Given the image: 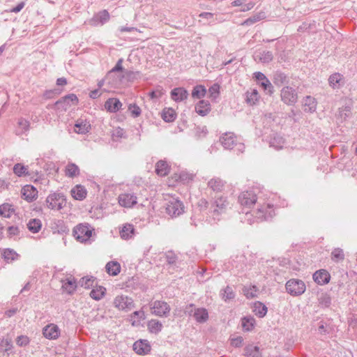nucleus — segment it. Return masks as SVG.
Listing matches in <instances>:
<instances>
[{
  "mask_svg": "<svg viewBox=\"0 0 357 357\" xmlns=\"http://www.w3.org/2000/svg\"><path fill=\"white\" fill-rule=\"evenodd\" d=\"M220 86L218 84H213L208 89L209 98L215 100L220 95Z\"/></svg>",
  "mask_w": 357,
  "mask_h": 357,
  "instance_id": "45",
  "label": "nucleus"
},
{
  "mask_svg": "<svg viewBox=\"0 0 357 357\" xmlns=\"http://www.w3.org/2000/svg\"><path fill=\"white\" fill-rule=\"evenodd\" d=\"M119 204L126 208H131L137 202V198L132 194L123 193L121 194L118 198Z\"/></svg>",
  "mask_w": 357,
  "mask_h": 357,
  "instance_id": "11",
  "label": "nucleus"
},
{
  "mask_svg": "<svg viewBox=\"0 0 357 357\" xmlns=\"http://www.w3.org/2000/svg\"><path fill=\"white\" fill-rule=\"evenodd\" d=\"M243 338L241 337H237L231 340V344L236 347H240L242 344Z\"/></svg>",
  "mask_w": 357,
  "mask_h": 357,
  "instance_id": "53",
  "label": "nucleus"
},
{
  "mask_svg": "<svg viewBox=\"0 0 357 357\" xmlns=\"http://www.w3.org/2000/svg\"><path fill=\"white\" fill-rule=\"evenodd\" d=\"M329 273L324 269L319 270L313 274V280L319 284H328L330 281Z\"/></svg>",
  "mask_w": 357,
  "mask_h": 357,
  "instance_id": "15",
  "label": "nucleus"
},
{
  "mask_svg": "<svg viewBox=\"0 0 357 357\" xmlns=\"http://www.w3.org/2000/svg\"><path fill=\"white\" fill-rule=\"evenodd\" d=\"M255 78L257 81H259L260 85L265 89H272V85L270 81L266 78V77L261 73L257 72L254 74Z\"/></svg>",
  "mask_w": 357,
  "mask_h": 357,
  "instance_id": "29",
  "label": "nucleus"
},
{
  "mask_svg": "<svg viewBox=\"0 0 357 357\" xmlns=\"http://www.w3.org/2000/svg\"><path fill=\"white\" fill-rule=\"evenodd\" d=\"M151 349L149 342L145 340H139L133 344V350L139 355H146Z\"/></svg>",
  "mask_w": 357,
  "mask_h": 357,
  "instance_id": "12",
  "label": "nucleus"
},
{
  "mask_svg": "<svg viewBox=\"0 0 357 357\" xmlns=\"http://www.w3.org/2000/svg\"><path fill=\"white\" fill-rule=\"evenodd\" d=\"M255 5V3L254 2L250 1L249 3H248L243 7V8L241 10V11L245 12V11L250 10L254 8Z\"/></svg>",
  "mask_w": 357,
  "mask_h": 357,
  "instance_id": "56",
  "label": "nucleus"
},
{
  "mask_svg": "<svg viewBox=\"0 0 357 357\" xmlns=\"http://www.w3.org/2000/svg\"><path fill=\"white\" fill-rule=\"evenodd\" d=\"M8 232L10 236H15L19 233V229L17 227L12 226L8 227Z\"/></svg>",
  "mask_w": 357,
  "mask_h": 357,
  "instance_id": "57",
  "label": "nucleus"
},
{
  "mask_svg": "<svg viewBox=\"0 0 357 357\" xmlns=\"http://www.w3.org/2000/svg\"><path fill=\"white\" fill-rule=\"evenodd\" d=\"M69 101L72 102L73 104L75 105L78 103V98H77V96L73 93L69 94V95L63 97L61 100L57 101L56 104H59L62 102H67Z\"/></svg>",
  "mask_w": 357,
  "mask_h": 357,
  "instance_id": "47",
  "label": "nucleus"
},
{
  "mask_svg": "<svg viewBox=\"0 0 357 357\" xmlns=\"http://www.w3.org/2000/svg\"><path fill=\"white\" fill-rule=\"evenodd\" d=\"M104 106L107 112L116 113L121 108L122 103L119 99L116 98H111L105 102Z\"/></svg>",
  "mask_w": 357,
  "mask_h": 357,
  "instance_id": "16",
  "label": "nucleus"
},
{
  "mask_svg": "<svg viewBox=\"0 0 357 357\" xmlns=\"http://www.w3.org/2000/svg\"><path fill=\"white\" fill-rule=\"evenodd\" d=\"M29 122L25 119L20 118L17 121V128L19 134H22L29 130Z\"/></svg>",
  "mask_w": 357,
  "mask_h": 357,
  "instance_id": "42",
  "label": "nucleus"
},
{
  "mask_svg": "<svg viewBox=\"0 0 357 357\" xmlns=\"http://www.w3.org/2000/svg\"><path fill=\"white\" fill-rule=\"evenodd\" d=\"M164 94V91L162 89H157L155 91H153L149 93V96L151 98H160Z\"/></svg>",
  "mask_w": 357,
  "mask_h": 357,
  "instance_id": "52",
  "label": "nucleus"
},
{
  "mask_svg": "<svg viewBox=\"0 0 357 357\" xmlns=\"http://www.w3.org/2000/svg\"><path fill=\"white\" fill-rule=\"evenodd\" d=\"M206 89L203 85H197L192 91V97L193 98L201 99L205 96Z\"/></svg>",
  "mask_w": 357,
  "mask_h": 357,
  "instance_id": "34",
  "label": "nucleus"
},
{
  "mask_svg": "<svg viewBox=\"0 0 357 357\" xmlns=\"http://www.w3.org/2000/svg\"><path fill=\"white\" fill-rule=\"evenodd\" d=\"M135 229L131 224H125L120 230L121 237L123 239H129L133 236Z\"/></svg>",
  "mask_w": 357,
  "mask_h": 357,
  "instance_id": "24",
  "label": "nucleus"
},
{
  "mask_svg": "<svg viewBox=\"0 0 357 357\" xmlns=\"http://www.w3.org/2000/svg\"><path fill=\"white\" fill-rule=\"evenodd\" d=\"M93 233L94 229L86 223L79 224L73 229V236L81 243L88 241Z\"/></svg>",
  "mask_w": 357,
  "mask_h": 357,
  "instance_id": "2",
  "label": "nucleus"
},
{
  "mask_svg": "<svg viewBox=\"0 0 357 357\" xmlns=\"http://www.w3.org/2000/svg\"><path fill=\"white\" fill-rule=\"evenodd\" d=\"M328 83L333 89H339L344 84V76L340 73H335L328 77Z\"/></svg>",
  "mask_w": 357,
  "mask_h": 357,
  "instance_id": "17",
  "label": "nucleus"
},
{
  "mask_svg": "<svg viewBox=\"0 0 357 357\" xmlns=\"http://www.w3.org/2000/svg\"><path fill=\"white\" fill-rule=\"evenodd\" d=\"M30 342V339L26 335H20L16 338V344L20 347H25Z\"/></svg>",
  "mask_w": 357,
  "mask_h": 357,
  "instance_id": "49",
  "label": "nucleus"
},
{
  "mask_svg": "<svg viewBox=\"0 0 357 357\" xmlns=\"http://www.w3.org/2000/svg\"><path fill=\"white\" fill-rule=\"evenodd\" d=\"M210 110V103L206 100H200L195 106V111L201 116L206 115Z\"/></svg>",
  "mask_w": 357,
  "mask_h": 357,
  "instance_id": "23",
  "label": "nucleus"
},
{
  "mask_svg": "<svg viewBox=\"0 0 357 357\" xmlns=\"http://www.w3.org/2000/svg\"><path fill=\"white\" fill-rule=\"evenodd\" d=\"M253 312L256 315H258L259 317H263L266 315L267 312L266 307L260 302L255 303L253 307Z\"/></svg>",
  "mask_w": 357,
  "mask_h": 357,
  "instance_id": "39",
  "label": "nucleus"
},
{
  "mask_svg": "<svg viewBox=\"0 0 357 357\" xmlns=\"http://www.w3.org/2000/svg\"><path fill=\"white\" fill-rule=\"evenodd\" d=\"M162 328V324L155 319H151L148 323V329L149 332L153 333H158Z\"/></svg>",
  "mask_w": 357,
  "mask_h": 357,
  "instance_id": "38",
  "label": "nucleus"
},
{
  "mask_svg": "<svg viewBox=\"0 0 357 357\" xmlns=\"http://www.w3.org/2000/svg\"><path fill=\"white\" fill-rule=\"evenodd\" d=\"M105 269L109 275L116 276L121 272V267L118 261H111L106 264Z\"/></svg>",
  "mask_w": 357,
  "mask_h": 357,
  "instance_id": "21",
  "label": "nucleus"
},
{
  "mask_svg": "<svg viewBox=\"0 0 357 357\" xmlns=\"http://www.w3.org/2000/svg\"><path fill=\"white\" fill-rule=\"evenodd\" d=\"M170 170V167L165 160H159L155 164V173L160 176H165L168 174Z\"/></svg>",
  "mask_w": 357,
  "mask_h": 357,
  "instance_id": "20",
  "label": "nucleus"
},
{
  "mask_svg": "<svg viewBox=\"0 0 357 357\" xmlns=\"http://www.w3.org/2000/svg\"><path fill=\"white\" fill-rule=\"evenodd\" d=\"M243 3V0H234L232 3H231V5L233 6H242Z\"/></svg>",
  "mask_w": 357,
  "mask_h": 357,
  "instance_id": "62",
  "label": "nucleus"
},
{
  "mask_svg": "<svg viewBox=\"0 0 357 357\" xmlns=\"http://www.w3.org/2000/svg\"><path fill=\"white\" fill-rule=\"evenodd\" d=\"M310 106V110L314 111L316 109L317 102L314 98L311 97H307L305 100V105Z\"/></svg>",
  "mask_w": 357,
  "mask_h": 357,
  "instance_id": "50",
  "label": "nucleus"
},
{
  "mask_svg": "<svg viewBox=\"0 0 357 357\" xmlns=\"http://www.w3.org/2000/svg\"><path fill=\"white\" fill-rule=\"evenodd\" d=\"M213 16V14L211 13H202L199 15V17H212Z\"/></svg>",
  "mask_w": 357,
  "mask_h": 357,
  "instance_id": "64",
  "label": "nucleus"
},
{
  "mask_svg": "<svg viewBox=\"0 0 357 357\" xmlns=\"http://www.w3.org/2000/svg\"><path fill=\"white\" fill-rule=\"evenodd\" d=\"M265 17V13L264 12H259L252 15V17L248 18L241 24V25L249 26L264 19Z\"/></svg>",
  "mask_w": 357,
  "mask_h": 357,
  "instance_id": "32",
  "label": "nucleus"
},
{
  "mask_svg": "<svg viewBox=\"0 0 357 357\" xmlns=\"http://www.w3.org/2000/svg\"><path fill=\"white\" fill-rule=\"evenodd\" d=\"M245 351V354L249 357H259L260 356L259 348L257 346L249 345Z\"/></svg>",
  "mask_w": 357,
  "mask_h": 357,
  "instance_id": "44",
  "label": "nucleus"
},
{
  "mask_svg": "<svg viewBox=\"0 0 357 357\" xmlns=\"http://www.w3.org/2000/svg\"><path fill=\"white\" fill-rule=\"evenodd\" d=\"M151 313L156 316H166L170 311L169 305L165 301H155L151 306Z\"/></svg>",
  "mask_w": 357,
  "mask_h": 357,
  "instance_id": "4",
  "label": "nucleus"
},
{
  "mask_svg": "<svg viewBox=\"0 0 357 357\" xmlns=\"http://www.w3.org/2000/svg\"><path fill=\"white\" fill-rule=\"evenodd\" d=\"M87 193L86 188L81 184L75 185L70 190L72 197L79 201L84 200L86 197Z\"/></svg>",
  "mask_w": 357,
  "mask_h": 357,
  "instance_id": "13",
  "label": "nucleus"
},
{
  "mask_svg": "<svg viewBox=\"0 0 357 357\" xmlns=\"http://www.w3.org/2000/svg\"><path fill=\"white\" fill-rule=\"evenodd\" d=\"M79 174V169L76 165L70 163L66 167L65 174L66 176L73 178L77 176Z\"/></svg>",
  "mask_w": 357,
  "mask_h": 357,
  "instance_id": "31",
  "label": "nucleus"
},
{
  "mask_svg": "<svg viewBox=\"0 0 357 357\" xmlns=\"http://www.w3.org/2000/svg\"><path fill=\"white\" fill-rule=\"evenodd\" d=\"M240 204L246 208H251L257 202V196L250 191L243 192L239 197Z\"/></svg>",
  "mask_w": 357,
  "mask_h": 357,
  "instance_id": "7",
  "label": "nucleus"
},
{
  "mask_svg": "<svg viewBox=\"0 0 357 357\" xmlns=\"http://www.w3.org/2000/svg\"><path fill=\"white\" fill-rule=\"evenodd\" d=\"M91 130L90 121L87 119H79L76 121L74 126V132L79 135H84Z\"/></svg>",
  "mask_w": 357,
  "mask_h": 357,
  "instance_id": "9",
  "label": "nucleus"
},
{
  "mask_svg": "<svg viewBox=\"0 0 357 357\" xmlns=\"http://www.w3.org/2000/svg\"><path fill=\"white\" fill-rule=\"evenodd\" d=\"M166 210L170 216L176 217L183 213L184 206L181 201L173 200L168 204Z\"/></svg>",
  "mask_w": 357,
  "mask_h": 357,
  "instance_id": "5",
  "label": "nucleus"
},
{
  "mask_svg": "<svg viewBox=\"0 0 357 357\" xmlns=\"http://www.w3.org/2000/svg\"><path fill=\"white\" fill-rule=\"evenodd\" d=\"M42 227L41 221L39 219H31L27 224V227L32 233L38 232Z\"/></svg>",
  "mask_w": 357,
  "mask_h": 357,
  "instance_id": "35",
  "label": "nucleus"
},
{
  "mask_svg": "<svg viewBox=\"0 0 357 357\" xmlns=\"http://www.w3.org/2000/svg\"><path fill=\"white\" fill-rule=\"evenodd\" d=\"M220 140L225 148L231 149L235 143L236 137L232 133H227L221 137Z\"/></svg>",
  "mask_w": 357,
  "mask_h": 357,
  "instance_id": "28",
  "label": "nucleus"
},
{
  "mask_svg": "<svg viewBox=\"0 0 357 357\" xmlns=\"http://www.w3.org/2000/svg\"><path fill=\"white\" fill-rule=\"evenodd\" d=\"M135 29L134 27H127V26H121L120 29H119V31L121 32H130L133 30H135Z\"/></svg>",
  "mask_w": 357,
  "mask_h": 357,
  "instance_id": "60",
  "label": "nucleus"
},
{
  "mask_svg": "<svg viewBox=\"0 0 357 357\" xmlns=\"http://www.w3.org/2000/svg\"><path fill=\"white\" fill-rule=\"evenodd\" d=\"M45 206L50 210L60 211L66 206V199L62 194L54 192L47 197Z\"/></svg>",
  "mask_w": 357,
  "mask_h": 357,
  "instance_id": "1",
  "label": "nucleus"
},
{
  "mask_svg": "<svg viewBox=\"0 0 357 357\" xmlns=\"http://www.w3.org/2000/svg\"><path fill=\"white\" fill-rule=\"evenodd\" d=\"M187 181V174L185 173H175L169 178V185H175L178 183H185Z\"/></svg>",
  "mask_w": 357,
  "mask_h": 357,
  "instance_id": "27",
  "label": "nucleus"
},
{
  "mask_svg": "<svg viewBox=\"0 0 357 357\" xmlns=\"http://www.w3.org/2000/svg\"><path fill=\"white\" fill-rule=\"evenodd\" d=\"M15 212V209L13 205L9 203H3L0 205V215L3 218H9Z\"/></svg>",
  "mask_w": 357,
  "mask_h": 357,
  "instance_id": "22",
  "label": "nucleus"
},
{
  "mask_svg": "<svg viewBox=\"0 0 357 357\" xmlns=\"http://www.w3.org/2000/svg\"><path fill=\"white\" fill-rule=\"evenodd\" d=\"M114 305L119 310H130L132 306V301L131 298L125 296H117L114 300Z\"/></svg>",
  "mask_w": 357,
  "mask_h": 357,
  "instance_id": "6",
  "label": "nucleus"
},
{
  "mask_svg": "<svg viewBox=\"0 0 357 357\" xmlns=\"http://www.w3.org/2000/svg\"><path fill=\"white\" fill-rule=\"evenodd\" d=\"M13 172L17 176H26L29 174L28 172V167L24 166L20 163H17L13 167Z\"/></svg>",
  "mask_w": 357,
  "mask_h": 357,
  "instance_id": "40",
  "label": "nucleus"
},
{
  "mask_svg": "<svg viewBox=\"0 0 357 357\" xmlns=\"http://www.w3.org/2000/svg\"><path fill=\"white\" fill-rule=\"evenodd\" d=\"M208 184L214 190L219 189V187L221 186L220 181L215 180V179H211L209 181Z\"/></svg>",
  "mask_w": 357,
  "mask_h": 357,
  "instance_id": "54",
  "label": "nucleus"
},
{
  "mask_svg": "<svg viewBox=\"0 0 357 357\" xmlns=\"http://www.w3.org/2000/svg\"><path fill=\"white\" fill-rule=\"evenodd\" d=\"M281 98L284 103L292 105L297 101L298 96L292 88L286 86L281 91Z\"/></svg>",
  "mask_w": 357,
  "mask_h": 357,
  "instance_id": "8",
  "label": "nucleus"
},
{
  "mask_svg": "<svg viewBox=\"0 0 357 357\" xmlns=\"http://www.w3.org/2000/svg\"><path fill=\"white\" fill-rule=\"evenodd\" d=\"M38 192L37 189L31 185H26L21 190L22 198L28 202H31L36 199Z\"/></svg>",
  "mask_w": 357,
  "mask_h": 357,
  "instance_id": "10",
  "label": "nucleus"
},
{
  "mask_svg": "<svg viewBox=\"0 0 357 357\" xmlns=\"http://www.w3.org/2000/svg\"><path fill=\"white\" fill-rule=\"evenodd\" d=\"M96 19L100 23H104L109 20V14L107 10H103L96 15Z\"/></svg>",
  "mask_w": 357,
  "mask_h": 357,
  "instance_id": "46",
  "label": "nucleus"
},
{
  "mask_svg": "<svg viewBox=\"0 0 357 357\" xmlns=\"http://www.w3.org/2000/svg\"><path fill=\"white\" fill-rule=\"evenodd\" d=\"M128 111L130 112L131 115L136 118L140 116L142 113V110L139 106L136 104H130L128 106Z\"/></svg>",
  "mask_w": 357,
  "mask_h": 357,
  "instance_id": "48",
  "label": "nucleus"
},
{
  "mask_svg": "<svg viewBox=\"0 0 357 357\" xmlns=\"http://www.w3.org/2000/svg\"><path fill=\"white\" fill-rule=\"evenodd\" d=\"M162 118L166 122H172L176 118V111L171 107H165L162 112Z\"/></svg>",
  "mask_w": 357,
  "mask_h": 357,
  "instance_id": "25",
  "label": "nucleus"
},
{
  "mask_svg": "<svg viewBox=\"0 0 357 357\" xmlns=\"http://www.w3.org/2000/svg\"><path fill=\"white\" fill-rule=\"evenodd\" d=\"M259 292V289L256 286H247L243 289L244 295L248 298H254L257 297Z\"/></svg>",
  "mask_w": 357,
  "mask_h": 357,
  "instance_id": "37",
  "label": "nucleus"
},
{
  "mask_svg": "<svg viewBox=\"0 0 357 357\" xmlns=\"http://www.w3.org/2000/svg\"><path fill=\"white\" fill-rule=\"evenodd\" d=\"M194 317L198 322H205L208 318V312L204 308H197L195 313Z\"/></svg>",
  "mask_w": 357,
  "mask_h": 357,
  "instance_id": "33",
  "label": "nucleus"
},
{
  "mask_svg": "<svg viewBox=\"0 0 357 357\" xmlns=\"http://www.w3.org/2000/svg\"><path fill=\"white\" fill-rule=\"evenodd\" d=\"M100 96L99 91L98 90H93L90 92L89 96L91 98H96Z\"/></svg>",
  "mask_w": 357,
  "mask_h": 357,
  "instance_id": "61",
  "label": "nucleus"
},
{
  "mask_svg": "<svg viewBox=\"0 0 357 357\" xmlns=\"http://www.w3.org/2000/svg\"><path fill=\"white\" fill-rule=\"evenodd\" d=\"M2 256L7 262H12L19 257V255L11 249H5L2 253Z\"/></svg>",
  "mask_w": 357,
  "mask_h": 357,
  "instance_id": "36",
  "label": "nucleus"
},
{
  "mask_svg": "<svg viewBox=\"0 0 357 357\" xmlns=\"http://www.w3.org/2000/svg\"><path fill=\"white\" fill-rule=\"evenodd\" d=\"M24 7V2H21L17 6H15V8H12L10 12L11 13H18L20 12L23 8Z\"/></svg>",
  "mask_w": 357,
  "mask_h": 357,
  "instance_id": "58",
  "label": "nucleus"
},
{
  "mask_svg": "<svg viewBox=\"0 0 357 357\" xmlns=\"http://www.w3.org/2000/svg\"><path fill=\"white\" fill-rule=\"evenodd\" d=\"M255 319L252 317H245L242 319V327L246 331H252L255 327Z\"/></svg>",
  "mask_w": 357,
  "mask_h": 357,
  "instance_id": "43",
  "label": "nucleus"
},
{
  "mask_svg": "<svg viewBox=\"0 0 357 357\" xmlns=\"http://www.w3.org/2000/svg\"><path fill=\"white\" fill-rule=\"evenodd\" d=\"M332 257L335 260L342 259L344 257L343 251L340 249H335L332 252Z\"/></svg>",
  "mask_w": 357,
  "mask_h": 357,
  "instance_id": "51",
  "label": "nucleus"
},
{
  "mask_svg": "<svg viewBox=\"0 0 357 357\" xmlns=\"http://www.w3.org/2000/svg\"><path fill=\"white\" fill-rule=\"evenodd\" d=\"M43 333L46 338L54 340L59 336L60 331L56 325L51 324L43 328Z\"/></svg>",
  "mask_w": 357,
  "mask_h": 357,
  "instance_id": "14",
  "label": "nucleus"
},
{
  "mask_svg": "<svg viewBox=\"0 0 357 357\" xmlns=\"http://www.w3.org/2000/svg\"><path fill=\"white\" fill-rule=\"evenodd\" d=\"M93 280L90 278H82V286H84V288H89L91 285H92Z\"/></svg>",
  "mask_w": 357,
  "mask_h": 357,
  "instance_id": "55",
  "label": "nucleus"
},
{
  "mask_svg": "<svg viewBox=\"0 0 357 357\" xmlns=\"http://www.w3.org/2000/svg\"><path fill=\"white\" fill-rule=\"evenodd\" d=\"M188 96V91L182 87L175 88L171 91L172 99L176 102L187 99Z\"/></svg>",
  "mask_w": 357,
  "mask_h": 357,
  "instance_id": "18",
  "label": "nucleus"
},
{
  "mask_svg": "<svg viewBox=\"0 0 357 357\" xmlns=\"http://www.w3.org/2000/svg\"><path fill=\"white\" fill-rule=\"evenodd\" d=\"M270 208H271V204H268L266 206V207H262V208H259V211L262 213H267V209Z\"/></svg>",
  "mask_w": 357,
  "mask_h": 357,
  "instance_id": "63",
  "label": "nucleus"
},
{
  "mask_svg": "<svg viewBox=\"0 0 357 357\" xmlns=\"http://www.w3.org/2000/svg\"><path fill=\"white\" fill-rule=\"evenodd\" d=\"M56 84H57V85L64 86L67 84V80L64 77H61V78L57 79Z\"/></svg>",
  "mask_w": 357,
  "mask_h": 357,
  "instance_id": "59",
  "label": "nucleus"
},
{
  "mask_svg": "<svg viewBox=\"0 0 357 357\" xmlns=\"http://www.w3.org/2000/svg\"><path fill=\"white\" fill-rule=\"evenodd\" d=\"M62 288L68 294H73L77 289V282L74 278L70 277L62 281Z\"/></svg>",
  "mask_w": 357,
  "mask_h": 357,
  "instance_id": "19",
  "label": "nucleus"
},
{
  "mask_svg": "<svg viewBox=\"0 0 357 357\" xmlns=\"http://www.w3.org/2000/svg\"><path fill=\"white\" fill-rule=\"evenodd\" d=\"M286 289L290 294L298 296L305 292V284L302 280L291 279L287 282Z\"/></svg>",
  "mask_w": 357,
  "mask_h": 357,
  "instance_id": "3",
  "label": "nucleus"
},
{
  "mask_svg": "<svg viewBox=\"0 0 357 357\" xmlns=\"http://www.w3.org/2000/svg\"><path fill=\"white\" fill-rule=\"evenodd\" d=\"M106 293V288L102 286L95 287L90 292V296L96 301L102 298Z\"/></svg>",
  "mask_w": 357,
  "mask_h": 357,
  "instance_id": "26",
  "label": "nucleus"
},
{
  "mask_svg": "<svg viewBox=\"0 0 357 357\" xmlns=\"http://www.w3.org/2000/svg\"><path fill=\"white\" fill-rule=\"evenodd\" d=\"M13 348L12 338L7 336L0 340V352H7Z\"/></svg>",
  "mask_w": 357,
  "mask_h": 357,
  "instance_id": "30",
  "label": "nucleus"
},
{
  "mask_svg": "<svg viewBox=\"0 0 357 357\" xmlns=\"http://www.w3.org/2000/svg\"><path fill=\"white\" fill-rule=\"evenodd\" d=\"M259 99V95L256 89L247 93V102L251 105H255Z\"/></svg>",
  "mask_w": 357,
  "mask_h": 357,
  "instance_id": "41",
  "label": "nucleus"
}]
</instances>
